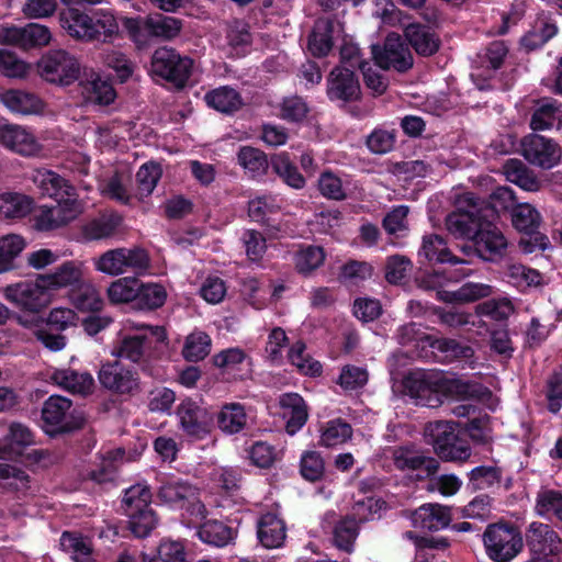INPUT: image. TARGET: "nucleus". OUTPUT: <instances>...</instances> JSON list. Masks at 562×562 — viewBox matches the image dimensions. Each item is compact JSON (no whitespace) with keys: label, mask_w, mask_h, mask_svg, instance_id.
<instances>
[{"label":"nucleus","mask_w":562,"mask_h":562,"mask_svg":"<svg viewBox=\"0 0 562 562\" xmlns=\"http://www.w3.org/2000/svg\"><path fill=\"white\" fill-rule=\"evenodd\" d=\"M404 34L408 43L392 32L387 34L383 44L370 46L372 59L381 70H411L414 59L409 46L422 56H431L439 49V38L427 26L409 24L405 27Z\"/></svg>","instance_id":"nucleus-1"},{"label":"nucleus","mask_w":562,"mask_h":562,"mask_svg":"<svg viewBox=\"0 0 562 562\" xmlns=\"http://www.w3.org/2000/svg\"><path fill=\"white\" fill-rule=\"evenodd\" d=\"M61 27L74 38L91 42H105L119 32L114 14L108 10H95L91 15L69 8L60 12Z\"/></svg>","instance_id":"nucleus-2"},{"label":"nucleus","mask_w":562,"mask_h":562,"mask_svg":"<svg viewBox=\"0 0 562 562\" xmlns=\"http://www.w3.org/2000/svg\"><path fill=\"white\" fill-rule=\"evenodd\" d=\"M484 201L472 193H467L460 200L457 211L446 217V228L456 238L473 239L481 225L487 218L490 207Z\"/></svg>","instance_id":"nucleus-3"},{"label":"nucleus","mask_w":562,"mask_h":562,"mask_svg":"<svg viewBox=\"0 0 562 562\" xmlns=\"http://www.w3.org/2000/svg\"><path fill=\"white\" fill-rule=\"evenodd\" d=\"M483 541L487 555L496 562L513 560L522 549V538L514 526L507 524L490 525Z\"/></svg>","instance_id":"nucleus-4"},{"label":"nucleus","mask_w":562,"mask_h":562,"mask_svg":"<svg viewBox=\"0 0 562 562\" xmlns=\"http://www.w3.org/2000/svg\"><path fill=\"white\" fill-rule=\"evenodd\" d=\"M3 296L19 308L38 312L50 303L52 294L42 274L35 280H24L3 288Z\"/></svg>","instance_id":"nucleus-5"},{"label":"nucleus","mask_w":562,"mask_h":562,"mask_svg":"<svg viewBox=\"0 0 562 562\" xmlns=\"http://www.w3.org/2000/svg\"><path fill=\"white\" fill-rule=\"evenodd\" d=\"M148 265L149 257L139 247L110 249L94 259L95 269L109 276H120L128 270L145 269Z\"/></svg>","instance_id":"nucleus-6"},{"label":"nucleus","mask_w":562,"mask_h":562,"mask_svg":"<svg viewBox=\"0 0 562 562\" xmlns=\"http://www.w3.org/2000/svg\"><path fill=\"white\" fill-rule=\"evenodd\" d=\"M158 497L170 506L187 505V510L196 520H202L206 516L205 506L199 499V488L188 481L180 479L166 481L158 491Z\"/></svg>","instance_id":"nucleus-7"},{"label":"nucleus","mask_w":562,"mask_h":562,"mask_svg":"<svg viewBox=\"0 0 562 562\" xmlns=\"http://www.w3.org/2000/svg\"><path fill=\"white\" fill-rule=\"evenodd\" d=\"M98 379L102 387L115 394H133L139 390L138 373L117 360L103 363Z\"/></svg>","instance_id":"nucleus-8"},{"label":"nucleus","mask_w":562,"mask_h":562,"mask_svg":"<svg viewBox=\"0 0 562 562\" xmlns=\"http://www.w3.org/2000/svg\"><path fill=\"white\" fill-rule=\"evenodd\" d=\"M521 154L533 166L551 169L561 159V148L552 139L538 134H529L521 139Z\"/></svg>","instance_id":"nucleus-9"},{"label":"nucleus","mask_w":562,"mask_h":562,"mask_svg":"<svg viewBox=\"0 0 562 562\" xmlns=\"http://www.w3.org/2000/svg\"><path fill=\"white\" fill-rule=\"evenodd\" d=\"M71 407L72 403L69 398L52 395L43 404L42 419L46 426L60 432L79 428L83 424V418L75 417Z\"/></svg>","instance_id":"nucleus-10"},{"label":"nucleus","mask_w":562,"mask_h":562,"mask_svg":"<svg viewBox=\"0 0 562 562\" xmlns=\"http://www.w3.org/2000/svg\"><path fill=\"white\" fill-rule=\"evenodd\" d=\"M179 427L186 436L193 439L205 438L212 429L213 416L198 403L186 400L177 408Z\"/></svg>","instance_id":"nucleus-11"},{"label":"nucleus","mask_w":562,"mask_h":562,"mask_svg":"<svg viewBox=\"0 0 562 562\" xmlns=\"http://www.w3.org/2000/svg\"><path fill=\"white\" fill-rule=\"evenodd\" d=\"M472 241L473 252L485 261H495L502 258L508 246L503 232L488 218H485Z\"/></svg>","instance_id":"nucleus-12"},{"label":"nucleus","mask_w":562,"mask_h":562,"mask_svg":"<svg viewBox=\"0 0 562 562\" xmlns=\"http://www.w3.org/2000/svg\"><path fill=\"white\" fill-rule=\"evenodd\" d=\"M0 143L8 149L27 157L35 156L42 150V145L35 135L20 125L0 126Z\"/></svg>","instance_id":"nucleus-13"},{"label":"nucleus","mask_w":562,"mask_h":562,"mask_svg":"<svg viewBox=\"0 0 562 562\" xmlns=\"http://www.w3.org/2000/svg\"><path fill=\"white\" fill-rule=\"evenodd\" d=\"M81 94L86 102L97 105H109L115 98L116 92L112 83L100 76L99 72H83L79 77Z\"/></svg>","instance_id":"nucleus-14"},{"label":"nucleus","mask_w":562,"mask_h":562,"mask_svg":"<svg viewBox=\"0 0 562 562\" xmlns=\"http://www.w3.org/2000/svg\"><path fill=\"white\" fill-rule=\"evenodd\" d=\"M526 539L533 553L548 557L560 552L561 540L558 533L547 524L531 522L527 530Z\"/></svg>","instance_id":"nucleus-15"},{"label":"nucleus","mask_w":562,"mask_h":562,"mask_svg":"<svg viewBox=\"0 0 562 562\" xmlns=\"http://www.w3.org/2000/svg\"><path fill=\"white\" fill-rule=\"evenodd\" d=\"M336 33H339V30L335 21L318 18L307 37V49L311 55L317 58L327 56L334 47Z\"/></svg>","instance_id":"nucleus-16"},{"label":"nucleus","mask_w":562,"mask_h":562,"mask_svg":"<svg viewBox=\"0 0 562 562\" xmlns=\"http://www.w3.org/2000/svg\"><path fill=\"white\" fill-rule=\"evenodd\" d=\"M182 27V20L162 13H154L137 22L135 31H142L150 37L170 41L180 34ZM132 30L134 31V29Z\"/></svg>","instance_id":"nucleus-17"},{"label":"nucleus","mask_w":562,"mask_h":562,"mask_svg":"<svg viewBox=\"0 0 562 562\" xmlns=\"http://www.w3.org/2000/svg\"><path fill=\"white\" fill-rule=\"evenodd\" d=\"M281 416L285 420L288 434L294 435L306 423L308 413L306 404L297 393H284L279 397Z\"/></svg>","instance_id":"nucleus-18"},{"label":"nucleus","mask_w":562,"mask_h":562,"mask_svg":"<svg viewBox=\"0 0 562 562\" xmlns=\"http://www.w3.org/2000/svg\"><path fill=\"white\" fill-rule=\"evenodd\" d=\"M413 527L438 531L447 527L451 520L450 509L439 504H424L411 513Z\"/></svg>","instance_id":"nucleus-19"},{"label":"nucleus","mask_w":562,"mask_h":562,"mask_svg":"<svg viewBox=\"0 0 562 562\" xmlns=\"http://www.w3.org/2000/svg\"><path fill=\"white\" fill-rule=\"evenodd\" d=\"M31 180L43 195L55 201L71 195L76 190L67 179L47 169L34 170Z\"/></svg>","instance_id":"nucleus-20"},{"label":"nucleus","mask_w":562,"mask_h":562,"mask_svg":"<svg viewBox=\"0 0 562 562\" xmlns=\"http://www.w3.org/2000/svg\"><path fill=\"white\" fill-rule=\"evenodd\" d=\"M50 381L72 394L88 395L94 389V380L90 373L72 369L55 370L50 374Z\"/></svg>","instance_id":"nucleus-21"},{"label":"nucleus","mask_w":562,"mask_h":562,"mask_svg":"<svg viewBox=\"0 0 562 562\" xmlns=\"http://www.w3.org/2000/svg\"><path fill=\"white\" fill-rule=\"evenodd\" d=\"M34 443L33 434L22 424H12L3 442L0 441V459H15L24 454V450Z\"/></svg>","instance_id":"nucleus-22"},{"label":"nucleus","mask_w":562,"mask_h":562,"mask_svg":"<svg viewBox=\"0 0 562 562\" xmlns=\"http://www.w3.org/2000/svg\"><path fill=\"white\" fill-rule=\"evenodd\" d=\"M83 263L79 261H67L60 265L53 273L42 274L44 281L50 291L61 288L79 285L82 282Z\"/></svg>","instance_id":"nucleus-23"},{"label":"nucleus","mask_w":562,"mask_h":562,"mask_svg":"<svg viewBox=\"0 0 562 562\" xmlns=\"http://www.w3.org/2000/svg\"><path fill=\"white\" fill-rule=\"evenodd\" d=\"M419 256H424L428 261L437 263H468L467 260L454 256L449 249L445 238L438 234H429L423 237Z\"/></svg>","instance_id":"nucleus-24"},{"label":"nucleus","mask_w":562,"mask_h":562,"mask_svg":"<svg viewBox=\"0 0 562 562\" xmlns=\"http://www.w3.org/2000/svg\"><path fill=\"white\" fill-rule=\"evenodd\" d=\"M122 224V217L116 213H104L88 221L81 228L85 239L101 240L113 237Z\"/></svg>","instance_id":"nucleus-25"},{"label":"nucleus","mask_w":562,"mask_h":562,"mask_svg":"<svg viewBox=\"0 0 562 562\" xmlns=\"http://www.w3.org/2000/svg\"><path fill=\"white\" fill-rule=\"evenodd\" d=\"M394 464L402 471L424 470L427 476L435 474L439 469V462L431 458L423 456L409 448H398L393 453Z\"/></svg>","instance_id":"nucleus-26"},{"label":"nucleus","mask_w":562,"mask_h":562,"mask_svg":"<svg viewBox=\"0 0 562 562\" xmlns=\"http://www.w3.org/2000/svg\"><path fill=\"white\" fill-rule=\"evenodd\" d=\"M286 537V528L282 519L268 513L258 521V539L268 549L279 548Z\"/></svg>","instance_id":"nucleus-27"},{"label":"nucleus","mask_w":562,"mask_h":562,"mask_svg":"<svg viewBox=\"0 0 562 562\" xmlns=\"http://www.w3.org/2000/svg\"><path fill=\"white\" fill-rule=\"evenodd\" d=\"M530 127L533 131L561 130L562 104L549 99L541 100L531 116Z\"/></svg>","instance_id":"nucleus-28"},{"label":"nucleus","mask_w":562,"mask_h":562,"mask_svg":"<svg viewBox=\"0 0 562 562\" xmlns=\"http://www.w3.org/2000/svg\"><path fill=\"white\" fill-rule=\"evenodd\" d=\"M355 72H330L327 93L331 100L351 101L360 95L359 80Z\"/></svg>","instance_id":"nucleus-29"},{"label":"nucleus","mask_w":562,"mask_h":562,"mask_svg":"<svg viewBox=\"0 0 562 562\" xmlns=\"http://www.w3.org/2000/svg\"><path fill=\"white\" fill-rule=\"evenodd\" d=\"M503 173L509 182L522 190L536 192L541 188V181L535 172L519 159H508L503 165Z\"/></svg>","instance_id":"nucleus-30"},{"label":"nucleus","mask_w":562,"mask_h":562,"mask_svg":"<svg viewBox=\"0 0 562 562\" xmlns=\"http://www.w3.org/2000/svg\"><path fill=\"white\" fill-rule=\"evenodd\" d=\"M439 387H441L442 396H451L461 400H481L490 394L488 390L481 384L471 383L459 379H448L441 375Z\"/></svg>","instance_id":"nucleus-31"},{"label":"nucleus","mask_w":562,"mask_h":562,"mask_svg":"<svg viewBox=\"0 0 562 562\" xmlns=\"http://www.w3.org/2000/svg\"><path fill=\"white\" fill-rule=\"evenodd\" d=\"M34 201L20 192H4L0 194V215L5 218H22L29 215Z\"/></svg>","instance_id":"nucleus-32"},{"label":"nucleus","mask_w":562,"mask_h":562,"mask_svg":"<svg viewBox=\"0 0 562 562\" xmlns=\"http://www.w3.org/2000/svg\"><path fill=\"white\" fill-rule=\"evenodd\" d=\"M361 521L362 519L358 520L353 516H346L340 519L333 530L334 546L346 553H351L359 535Z\"/></svg>","instance_id":"nucleus-33"},{"label":"nucleus","mask_w":562,"mask_h":562,"mask_svg":"<svg viewBox=\"0 0 562 562\" xmlns=\"http://www.w3.org/2000/svg\"><path fill=\"white\" fill-rule=\"evenodd\" d=\"M1 99L9 110L24 115L41 113L44 108L36 95L20 90H9L2 94Z\"/></svg>","instance_id":"nucleus-34"},{"label":"nucleus","mask_w":562,"mask_h":562,"mask_svg":"<svg viewBox=\"0 0 562 562\" xmlns=\"http://www.w3.org/2000/svg\"><path fill=\"white\" fill-rule=\"evenodd\" d=\"M238 165L252 178H259L267 173L269 160L259 148L243 146L237 153Z\"/></svg>","instance_id":"nucleus-35"},{"label":"nucleus","mask_w":562,"mask_h":562,"mask_svg":"<svg viewBox=\"0 0 562 562\" xmlns=\"http://www.w3.org/2000/svg\"><path fill=\"white\" fill-rule=\"evenodd\" d=\"M424 432L427 438V442L432 445L435 452L438 456H440L443 449H446L447 446L458 437L454 424L451 422H429L425 426Z\"/></svg>","instance_id":"nucleus-36"},{"label":"nucleus","mask_w":562,"mask_h":562,"mask_svg":"<svg viewBox=\"0 0 562 562\" xmlns=\"http://www.w3.org/2000/svg\"><path fill=\"white\" fill-rule=\"evenodd\" d=\"M151 65L153 70H192L193 59L181 57L173 48L159 47L153 54Z\"/></svg>","instance_id":"nucleus-37"},{"label":"nucleus","mask_w":562,"mask_h":562,"mask_svg":"<svg viewBox=\"0 0 562 562\" xmlns=\"http://www.w3.org/2000/svg\"><path fill=\"white\" fill-rule=\"evenodd\" d=\"M217 424L222 431L233 435L243 430L247 424L245 408L239 403H228L222 406L217 415Z\"/></svg>","instance_id":"nucleus-38"},{"label":"nucleus","mask_w":562,"mask_h":562,"mask_svg":"<svg viewBox=\"0 0 562 562\" xmlns=\"http://www.w3.org/2000/svg\"><path fill=\"white\" fill-rule=\"evenodd\" d=\"M72 304L82 312H98L103 306V300L95 286L81 282L70 295Z\"/></svg>","instance_id":"nucleus-39"},{"label":"nucleus","mask_w":562,"mask_h":562,"mask_svg":"<svg viewBox=\"0 0 562 562\" xmlns=\"http://www.w3.org/2000/svg\"><path fill=\"white\" fill-rule=\"evenodd\" d=\"M510 215L513 226L527 235L533 234L541 222L540 213L529 203L515 205Z\"/></svg>","instance_id":"nucleus-40"},{"label":"nucleus","mask_w":562,"mask_h":562,"mask_svg":"<svg viewBox=\"0 0 562 562\" xmlns=\"http://www.w3.org/2000/svg\"><path fill=\"white\" fill-rule=\"evenodd\" d=\"M271 166L274 172L291 188L302 189L305 186L304 177L299 172L296 166L290 160L286 153H280L271 158Z\"/></svg>","instance_id":"nucleus-41"},{"label":"nucleus","mask_w":562,"mask_h":562,"mask_svg":"<svg viewBox=\"0 0 562 562\" xmlns=\"http://www.w3.org/2000/svg\"><path fill=\"white\" fill-rule=\"evenodd\" d=\"M42 70H81L78 58L63 48L47 50L40 60Z\"/></svg>","instance_id":"nucleus-42"},{"label":"nucleus","mask_w":562,"mask_h":562,"mask_svg":"<svg viewBox=\"0 0 562 562\" xmlns=\"http://www.w3.org/2000/svg\"><path fill=\"white\" fill-rule=\"evenodd\" d=\"M340 65L335 66L331 70H372L368 59L362 56L358 45L344 40L339 48Z\"/></svg>","instance_id":"nucleus-43"},{"label":"nucleus","mask_w":562,"mask_h":562,"mask_svg":"<svg viewBox=\"0 0 562 562\" xmlns=\"http://www.w3.org/2000/svg\"><path fill=\"white\" fill-rule=\"evenodd\" d=\"M325 251L319 246L310 245L294 255V266L299 273L307 276L319 268L325 260Z\"/></svg>","instance_id":"nucleus-44"},{"label":"nucleus","mask_w":562,"mask_h":562,"mask_svg":"<svg viewBox=\"0 0 562 562\" xmlns=\"http://www.w3.org/2000/svg\"><path fill=\"white\" fill-rule=\"evenodd\" d=\"M126 512L130 517V529L138 538L147 537L158 524L156 514L150 507Z\"/></svg>","instance_id":"nucleus-45"},{"label":"nucleus","mask_w":562,"mask_h":562,"mask_svg":"<svg viewBox=\"0 0 562 562\" xmlns=\"http://www.w3.org/2000/svg\"><path fill=\"white\" fill-rule=\"evenodd\" d=\"M25 240L16 234H9L0 237V273L9 271L13 260L25 248Z\"/></svg>","instance_id":"nucleus-46"},{"label":"nucleus","mask_w":562,"mask_h":562,"mask_svg":"<svg viewBox=\"0 0 562 562\" xmlns=\"http://www.w3.org/2000/svg\"><path fill=\"white\" fill-rule=\"evenodd\" d=\"M535 510L540 516H555L562 521V491L542 488L536 497Z\"/></svg>","instance_id":"nucleus-47"},{"label":"nucleus","mask_w":562,"mask_h":562,"mask_svg":"<svg viewBox=\"0 0 562 562\" xmlns=\"http://www.w3.org/2000/svg\"><path fill=\"white\" fill-rule=\"evenodd\" d=\"M139 290V281L136 278L125 277L110 284L108 296L112 303H127L137 299Z\"/></svg>","instance_id":"nucleus-48"},{"label":"nucleus","mask_w":562,"mask_h":562,"mask_svg":"<svg viewBox=\"0 0 562 562\" xmlns=\"http://www.w3.org/2000/svg\"><path fill=\"white\" fill-rule=\"evenodd\" d=\"M205 101L209 106L223 113L234 112L241 105L239 94L229 88H220L209 92L205 95Z\"/></svg>","instance_id":"nucleus-49"},{"label":"nucleus","mask_w":562,"mask_h":562,"mask_svg":"<svg viewBox=\"0 0 562 562\" xmlns=\"http://www.w3.org/2000/svg\"><path fill=\"white\" fill-rule=\"evenodd\" d=\"M63 549L72 554L76 562H89L92 548L88 538L79 533L65 531L60 538Z\"/></svg>","instance_id":"nucleus-50"},{"label":"nucleus","mask_w":562,"mask_h":562,"mask_svg":"<svg viewBox=\"0 0 562 562\" xmlns=\"http://www.w3.org/2000/svg\"><path fill=\"white\" fill-rule=\"evenodd\" d=\"M305 349L306 347L304 342L296 341L289 350V360L301 373L311 376L319 375L322 372V364L311 358L305 352Z\"/></svg>","instance_id":"nucleus-51"},{"label":"nucleus","mask_w":562,"mask_h":562,"mask_svg":"<svg viewBox=\"0 0 562 562\" xmlns=\"http://www.w3.org/2000/svg\"><path fill=\"white\" fill-rule=\"evenodd\" d=\"M198 533L203 542L216 547H224L233 540V530L217 520L205 522Z\"/></svg>","instance_id":"nucleus-52"},{"label":"nucleus","mask_w":562,"mask_h":562,"mask_svg":"<svg viewBox=\"0 0 562 562\" xmlns=\"http://www.w3.org/2000/svg\"><path fill=\"white\" fill-rule=\"evenodd\" d=\"M148 348L149 340L146 335L125 336L115 353L133 362H138L144 358Z\"/></svg>","instance_id":"nucleus-53"},{"label":"nucleus","mask_w":562,"mask_h":562,"mask_svg":"<svg viewBox=\"0 0 562 562\" xmlns=\"http://www.w3.org/2000/svg\"><path fill=\"white\" fill-rule=\"evenodd\" d=\"M352 436L351 426L341 419L330 420L322 430L319 445L334 447L346 442Z\"/></svg>","instance_id":"nucleus-54"},{"label":"nucleus","mask_w":562,"mask_h":562,"mask_svg":"<svg viewBox=\"0 0 562 562\" xmlns=\"http://www.w3.org/2000/svg\"><path fill=\"white\" fill-rule=\"evenodd\" d=\"M161 177V168L158 164L143 165L136 173L137 196L139 199L150 195Z\"/></svg>","instance_id":"nucleus-55"},{"label":"nucleus","mask_w":562,"mask_h":562,"mask_svg":"<svg viewBox=\"0 0 562 562\" xmlns=\"http://www.w3.org/2000/svg\"><path fill=\"white\" fill-rule=\"evenodd\" d=\"M440 375L438 373L412 372L405 379V387L416 401L422 398L427 387H439Z\"/></svg>","instance_id":"nucleus-56"},{"label":"nucleus","mask_w":562,"mask_h":562,"mask_svg":"<svg viewBox=\"0 0 562 562\" xmlns=\"http://www.w3.org/2000/svg\"><path fill=\"white\" fill-rule=\"evenodd\" d=\"M210 347V337L203 331H194L187 337L182 355L190 361H199L209 355Z\"/></svg>","instance_id":"nucleus-57"},{"label":"nucleus","mask_w":562,"mask_h":562,"mask_svg":"<svg viewBox=\"0 0 562 562\" xmlns=\"http://www.w3.org/2000/svg\"><path fill=\"white\" fill-rule=\"evenodd\" d=\"M506 276L518 288L539 286L542 284V274L535 269L520 263H509Z\"/></svg>","instance_id":"nucleus-58"},{"label":"nucleus","mask_w":562,"mask_h":562,"mask_svg":"<svg viewBox=\"0 0 562 562\" xmlns=\"http://www.w3.org/2000/svg\"><path fill=\"white\" fill-rule=\"evenodd\" d=\"M143 562H186L183 546L178 541H162L157 549V557L142 554Z\"/></svg>","instance_id":"nucleus-59"},{"label":"nucleus","mask_w":562,"mask_h":562,"mask_svg":"<svg viewBox=\"0 0 562 562\" xmlns=\"http://www.w3.org/2000/svg\"><path fill=\"white\" fill-rule=\"evenodd\" d=\"M480 316H487L495 321L507 319L514 312V306L508 299L488 300L475 307Z\"/></svg>","instance_id":"nucleus-60"},{"label":"nucleus","mask_w":562,"mask_h":562,"mask_svg":"<svg viewBox=\"0 0 562 562\" xmlns=\"http://www.w3.org/2000/svg\"><path fill=\"white\" fill-rule=\"evenodd\" d=\"M56 202L57 205L54 207L56 209V212L58 213V216L61 220L64 226L75 221L79 215L83 213V204L78 200L76 190L71 195H66Z\"/></svg>","instance_id":"nucleus-61"},{"label":"nucleus","mask_w":562,"mask_h":562,"mask_svg":"<svg viewBox=\"0 0 562 562\" xmlns=\"http://www.w3.org/2000/svg\"><path fill=\"white\" fill-rule=\"evenodd\" d=\"M318 189L325 198L330 200L340 201L346 198L341 179L330 171H324L319 176Z\"/></svg>","instance_id":"nucleus-62"},{"label":"nucleus","mask_w":562,"mask_h":562,"mask_svg":"<svg viewBox=\"0 0 562 562\" xmlns=\"http://www.w3.org/2000/svg\"><path fill=\"white\" fill-rule=\"evenodd\" d=\"M494 288L487 283L467 282L457 290L459 303H470L491 296Z\"/></svg>","instance_id":"nucleus-63"},{"label":"nucleus","mask_w":562,"mask_h":562,"mask_svg":"<svg viewBox=\"0 0 562 562\" xmlns=\"http://www.w3.org/2000/svg\"><path fill=\"white\" fill-rule=\"evenodd\" d=\"M246 255L251 261H260L266 254L267 243L263 235L255 229H248L243 235Z\"/></svg>","instance_id":"nucleus-64"}]
</instances>
